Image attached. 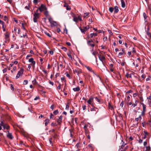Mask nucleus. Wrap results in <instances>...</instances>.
Masks as SVG:
<instances>
[{
    "label": "nucleus",
    "instance_id": "f257e3e1",
    "mask_svg": "<svg viewBox=\"0 0 151 151\" xmlns=\"http://www.w3.org/2000/svg\"><path fill=\"white\" fill-rule=\"evenodd\" d=\"M98 57L99 60L102 62L103 65L102 66V68L104 69L106 68V66L104 65V63H106L105 60L106 58L104 56H101V54L98 55Z\"/></svg>",
    "mask_w": 151,
    "mask_h": 151
},
{
    "label": "nucleus",
    "instance_id": "f03ea898",
    "mask_svg": "<svg viewBox=\"0 0 151 151\" xmlns=\"http://www.w3.org/2000/svg\"><path fill=\"white\" fill-rule=\"evenodd\" d=\"M40 14L38 13H34L33 15V20L34 22H37V19L40 17Z\"/></svg>",
    "mask_w": 151,
    "mask_h": 151
},
{
    "label": "nucleus",
    "instance_id": "7ed1b4c3",
    "mask_svg": "<svg viewBox=\"0 0 151 151\" xmlns=\"http://www.w3.org/2000/svg\"><path fill=\"white\" fill-rule=\"evenodd\" d=\"M87 44L89 46L92 47H93L95 46L94 42L92 39L88 40L87 41Z\"/></svg>",
    "mask_w": 151,
    "mask_h": 151
},
{
    "label": "nucleus",
    "instance_id": "20e7f679",
    "mask_svg": "<svg viewBox=\"0 0 151 151\" xmlns=\"http://www.w3.org/2000/svg\"><path fill=\"white\" fill-rule=\"evenodd\" d=\"M73 73L74 74L77 73V75H78L79 74H80V73H82V70L81 69L78 68L77 69L73 70Z\"/></svg>",
    "mask_w": 151,
    "mask_h": 151
},
{
    "label": "nucleus",
    "instance_id": "39448f33",
    "mask_svg": "<svg viewBox=\"0 0 151 151\" xmlns=\"http://www.w3.org/2000/svg\"><path fill=\"white\" fill-rule=\"evenodd\" d=\"M38 9L41 12L43 11L44 10H46L47 8L46 6L43 4H42L41 6L38 8Z\"/></svg>",
    "mask_w": 151,
    "mask_h": 151
},
{
    "label": "nucleus",
    "instance_id": "423d86ee",
    "mask_svg": "<svg viewBox=\"0 0 151 151\" xmlns=\"http://www.w3.org/2000/svg\"><path fill=\"white\" fill-rule=\"evenodd\" d=\"M93 98L92 97H91L87 101V103L88 104H90L91 106H92L93 107L94 105L93 103Z\"/></svg>",
    "mask_w": 151,
    "mask_h": 151
},
{
    "label": "nucleus",
    "instance_id": "0eeeda50",
    "mask_svg": "<svg viewBox=\"0 0 151 151\" xmlns=\"http://www.w3.org/2000/svg\"><path fill=\"white\" fill-rule=\"evenodd\" d=\"M146 32L148 36L151 38V30H150V28L149 26H148L147 28Z\"/></svg>",
    "mask_w": 151,
    "mask_h": 151
},
{
    "label": "nucleus",
    "instance_id": "6e6552de",
    "mask_svg": "<svg viewBox=\"0 0 151 151\" xmlns=\"http://www.w3.org/2000/svg\"><path fill=\"white\" fill-rule=\"evenodd\" d=\"M9 33H8L7 32H6V33L5 34V42L6 43L8 42L9 40Z\"/></svg>",
    "mask_w": 151,
    "mask_h": 151
},
{
    "label": "nucleus",
    "instance_id": "1a4fd4ad",
    "mask_svg": "<svg viewBox=\"0 0 151 151\" xmlns=\"http://www.w3.org/2000/svg\"><path fill=\"white\" fill-rule=\"evenodd\" d=\"M71 15L73 18V21L76 23L78 22V17H77L75 14L72 13Z\"/></svg>",
    "mask_w": 151,
    "mask_h": 151
},
{
    "label": "nucleus",
    "instance_id": "9d476101",
    "mask_svg": "<svg viewBox=\"0 0 151 151\" xmlns=\"http://www.w3.org/2000/svg\"><path fill=\"white\" fill-rule=\"evenodd\" d=\"M7 132L8 133L7 134V137L10 139H12L13 137L12 135V134L9 132V131H7Z\"/></svg>",
    "mask_w": 151,
    "mask_h": 151
},
{
    "label": "nucleus",
    "instance_id": "9b49d317",
    "mask_svg": "<svg viewBox=\"0 0 151 151\" xmlns=\"http://www.w3.org/2000/svg\"><path fill=\"white\" fill-rule=\"evenodd\" d=\"M29 62H31L32 64L31 65H32L33 66L34 68L35 65V62L34 61V59L32 58H30L29 59Z\"/></svg>",
    "mask_w": 151,
    "mask_h": 151
},
{
    "label": "nucleus",
    "instance_id": "f8f14e48",
    "mask_svg": "<svg viewBox=\"0 0 151 151\" xmlns=\"http://www.w3.org/2000/svg\"><path fill=\"white\" fill-rule=\"evenodd\" d=\"M146 111V106L144 105L142 106V115H144L145 114V112Z\"/></svg>",
    "mask_w": 151,
    "mask_h": 151
},
{
    "label": "nucleus",
    "instance_id": "ddd939ff",
    "mask_svg": "<svg viewBox=\"0 0 151 151\" xmlns=\"http://www.w3.org/2000/svg\"><path fill=\"white\" fill-rule=\"evenodd\" d=\"M24 69L23 68H20V70L17 73L18 75H20V76H21L23 74L24 72Z\"/></svg>",
    "mask_w": 151,
    "mask_h": 151
},
{
    "label": "nucleus",
    "instance_id": "4468645a",
    "mask_svg": "<svg viewBox=\"0 0 151 151\" xmlns=\"http://www.w3.org/2000/svg\"><path fill=\"white\" fill-rule=\"evenodd\" d=\"M3 128L4 129H6L7 131H9L10 129V127L9 125L5 123V125L4 126Z\"/></svg>",
    "mask_w": 151,
    "mask_h": 151
},
{
    "label": "nucleus",
    "instance_id": "2eb2a0df",
    "mask_svg": "<svg viewBox=\"0 0 151 151\" xmlns=\"http://www.w3.org/2000/svg\"><path fill=\"white\" fill-rule=\"evenodd\" d=\"M85 67L89 71L93 72L94 74V71L92 70V68L88 66H85Z\"/></svg>",
    "mask_w": 151,
    "mask_h": 151
},
{
    "label": "nucleus",
    "instance_id": "dca6fc26",
    "mask_svg": "<svg viewBox=\"0 0 151 151\" xmlns=\"http://www.w3.org/2000/svg\"><path fill=\"white\" fill-rule=\"evenodd\" d=\"M108 107L111 110H113L114 109L113 105H111V103L109 102L108 103Z\"/></svg>",
    "mask_w": 151,
    "mask_h": 151
},
{
    "label": "nucleus",
    "instance_id": "f3484780",
    "mask_svg": "<svg viewBox=\"0 0 151 151\" xmlns=\"http://www.w3.org/2000/svg\"><path fill=\"white\" fill-rule=\"evenodd\" d=\"M96 100V101L98 102L99 103L101 104L103 102V100L101 99L98 98L97 97L95 98Z\"/></svg>",
    "mask_w": 151,
    "mask_h": 151
},
{
    "label": "nucleus",
    "instance_id": "a211bd4d",
    "mask_svg": "<svg viewBox=\"0 0 151 151\" xmlns=\"http://www.w3.org/2000/svg\"><path fill=\"white\" fill-rule=\"evenodd\" d=\"M52 136L54 139H56L58 136V135L55 132L53 133V134H52Z\"/></svg>",
    "mask_w": 151,
    "mask_h": 151
},
{
    "label": "nucleus",
    "instance_id": "6ab92c4d",
    "mask_svg": "<svg viewBox=\"0 0 151 151\" xmlns=\"http://www.w3.org/2000/svg\"><path fill=\"white\" fill-rule=\"evenodd\" d=\"M114 13L116 14L119 11V10L118 9V7L117 6H116L114 7Z\"/></svg>",
    "mask_w": 151,
    "mask_h": 151
},
{
    "label": "nucleus",
    "instance_id": "aec40b11",
    "mask_svg": "<svg viewBox=\"0 0 151 151\" xmlns=\"http://www.w3.org/2000/svg\"><path fill=\"white\" fill-rule=\"evenodd\" d=\"M6 118L8 121H10L11 119V116L10 115L7 114L6 115Z\"/></svg>",
    "mask_w": 151,
    "mask_h": 151
},
{
    "label": "nucleus",
    "instance_id": "412c9836",
    "mask_svg": "<svg viewBox=\"0 0 151 151\" xmlns=\"http://www.w3.org/2000/svg\"><path fill=\"white\" fill-rule=\"evenodd\" d=\"M45 126H47L48 123H50V120L49 119L47 118L45 120Z\"/></svg>",
    "mask_w": 151,
    "mask_h": 151
},
{
    "label": "nucleus",
    "instance_id": "4be33fe9",
    "mask_svg": "<svg viewBox=\"0 0 151 151\" xmlns=\"http://www.w3.org/2000/svg\"><path fill=\"white\" fill-rule=\"evenodd\" d=\"M64 7H66V9L67 10H70V7L67 4H65L64 5Z\"/></svg>",
    "mask_w": 151,
    "mask_h": 151
},
{
    "label": "nucleus",
    "instance_id": "5701e85b",
    "mask_svg": "<svg viewBox=\"0 0 151 151\" xmlns=\"http://www.w3.org/2000/svg\"><path fill=\"white\" fill-rule=\"evenodd\" d=\"M122 4V6L123 8H124L125 7V4L124 0H121Z\"/></svg>",
    "mask_w": 151,
    "mask_h": 151
},
{
    "label": "nucleus",
    "instance_id": "b1692460",
    "mask_svg": "<svg viewBox=\"0 0 151 151\" xmlns=\"http://www.w3.org/2000/svg\"><path fill=\"white\" fill-rule=\"evenodd\" d=\"M97 33H91L90 35V36L91 38H92L93 36H97Z\"/></svg>",
    "mask_w": 151,
    "mask_h": 151
},
{
    "label": "nucleus",
    "instance_id": "393cba45",
    "mask_svg": "<svg viewBox=\"0 0 151 151\" xmlns=\"http://www.w3.org/2000/svg\"><path fill=\"white\" fill-rule=\"evenodd\" d=\"M32 83L34 85H38L39 86H40V85L37 83V82L35 79L34 80L32 81Z\"/></svg>",
    "mask_w": 151,
    "mask_h": 151
},
{
    "label": "nucleus",
    "instance_id": "a878e982",
    "mask_svg": "<svg viewBox=\"0 0 151 151\" xmlns=\"http://www.w3.org/2000/svg\"><path fill=\"white\" fill-rule=\"evenodd\" d=\"M73 90L74 91H78L80 90V88L78 86L76 88H73Z\"/></svg>",
    "mask_w": 151,
    "mask_h": 151
},
{
    "label": "nucleus",
    "instance_id": "bb28decb",
    "mask_svg": "<svg viewBox=\"0 0 151 151\" xmlns=\"http://www.w3.org/2000/svg\"><path fill=\"white\" fill-rule=\"evenodd\" d=\"M57 122L58 124L60 125L61 124V122H62V119L58 118L57 120Z\"/></svg>",
    "mask_w": 151,
    "mask_h": 151
},
{
    "label": "nucleus",
    "instance_id": "cd10ccee",
    "mask_svg": "<svg viewBox=\"0 0 151 151\" xmlns=\"http://www.w3.org/2000/svg\"><path fill=\"white\" fill-rule=\"evenodd\" d=\"M57 82L59 83L58 86L57 87V89L58 90L60 89L61 88V84H60L58 81H57Z\"/></svg>",
    "mask_w": 151,
    "mask_h": 151
},
{
    "label": "nucleus",
    "instance_id": "c85d7f7f",
    "mask_svg": "<svg viewBox=\"0 0 151 151\" xmlns=\"http://www.w3.org/2000/svg\"><path fill=\"white\" fill-rule=\"evenodd\" d=\"M44 33L45 34V35H47V36L48 37H51V35L50 34V33H48L47 32L45 31V32H44Z\"/></svg>",
    "mask_w": 151,
    "mask_h": 151
},
{
    "label": "nucleus",
    "instance_id": "c756f323",
    "mask_svg": "<svg viewBox=\"0 0 151 151\" xmlns=\"http://www.w3.org/2000/svg\"><path fill=\"white\" fill-rule=\"evenodd\" d=\"M130 100V98L129 96H128L127 97V100L126 101V103H127L129 102Z\"/></svg>",
    "mask_w": 151,
    "mask_h": 151
},
{
    "label": "nucleus",
    "instance_id": "7c9ffc66",
    "mask_svg": "<svg viewBox=\"0 0 151 151\" xmlns=\"http://www.w3.org/2000/svg\"><path fill=\"white\" fill-rule=\"evenodd\" d=\"M52 137H51L49 139V142L50 143V144L51 145H52L53 143L52 142Z\"/></svg>",
    "mask_w": 151,
    "mask_h": 151
},
{
    "label": "nucleus",
    "instance_id": "2f4dec72",
    "mask_svg": "<svg viewBox=\"0 0 151 151\" xmlns=\"http://www.w3.org/2000/svg\"><path fill=\"white\" fill-rule=\"evenodd\" d=\"M51 24L53 25L54 26H56L57 25V22H56L54 21H53L52 22Z\"/></svg>",
    "mask_w": 151,
    "mask_h": 151
},
{
    "label": "nucleus",
    "instance_id": "473e14b6",
    "mask_svg": "<svg viewBox=\"0 0 151 151\" xmlns=\"http://www.w3.org/2000/svg\"><path fill=\"white\" fill-rule=\"evenodd\" d=\"M53 113V114L55 115H56L58 114L59 113L58 110L57 109V110H56L54 111Z\"/></svg>",
    "mask_w": 151,
    "mask_h": 151
},
{
    "label": "nucleus",
    "instance_id": "72a5a7b5",
    "mask_svg": "<svg viewBox=\"0 0 151 151\" xmlns=\"http://www.w3.org/2000/svg\"><path fill=\"white\" fill-rule=\"evenodd\" d=\"M114 8L112 7H110L109 8V10L112 13L113 12Z\"/></svg>",
    "mask_w": 151,
    "mask_h": 151
},
{
    "label": "nucleus",
    "instance_id": "f704fd0d",
    "mask_svg": "<svg viewBox=\"0 0 151 151\" xmlns=\"http://www.w3.org/2000/svg\"><path fill=\"white\" fill-rule=\"evenodd\" d=\"M80 29L81 32L83 33H84L86 31V29H82L81 28V27L80 28Z\"/></svg>",
    "mask_w": 151,
    "mask_h": 151
},
{
    "label": "nucleus",
    "instance_id": "c9c22d12",
    "mask_svg": "<svg viewBox=\"0 0 151 151\" xmlns=\"http://www.w3.org/2000/svg\"><path fill=\"white\" fill-rule=\"evenodd\" d=\"M138 102L137 101H136L135 102L134 104H132V106L133 107H135V106H136Z\"/></svg>",
    "mask_w": 151,
    "mask_h": 151
},
{
    "label": "nucleus",
    "instance_id": "e433bc0d",
    "mask_svg": "<svg viewBox=\"0 0 151 151\" xmlns=\"http://www.w3.org/2000/svg\"><path fill=\"white\" fill-rule=\"evenodd\" d=\"M38 2V0H34L33 1V3L35 5H37Z\"/></svg>",
    "mask_w": 151,
    "mask_h": 151
},
{
    "label": "nucleus",
    "instance_id": "4c0bfd02",
    "mask_svg": "<svg viewBox=\"0 0 151 151\" xmlns=\"http://www.w3.org/2000/svg\"><path fill=\"white\" fill-rule=\"evenodd\" d=\"M17 69V67L16 66L13 67L12 69L11 70L12 73H13L14 71H15Z\"/></svg>",
    "mask_w": 151,
    "mask_h": 151
},
{
    "label": "nucleus",
    "instance_id": "58836bf2",
    "mask_svg": "<svg viewBox=\"0 0 151 151\" xmlns=\"http://www.w3.org/2000/svg\"><path fill=\"white\" fill-rule=\"evenodd\" d=\"M49 116H50V119H53L54 118V115L52 113L50 114Z\"/></svg>",
    "mask_w": 151,
    "mask_h": 151
},
{
    "label": "nucleus",
    "instance_id": "ea45409f",
    "mask_svg": "<svg viewBox=\"0 0 151 151\" xmlns=\"http://www.w3.org/2000/svg\"><path fill=\"white\" fill-rule=\"evenodd\" d=\"M55 129H53L52 130H49V132L50 133L51 132L53 133L55 132Z\"/></svg>",
    "mask_w": 151,
    "mask_h": 151
},
{
    "label": "nucleus",
    "instance_id": "a19ab883",
    "mask_svg": "<svg viewBox=\"0 0 151 151\" xmlns=\"http://www.w3.org/2000/svg\"><path fill=\"white\" fill-rule=\"evenodd\" d=\"M51 125L52 126L54 127L55 126H57V124H56V123L52 122L51 123Z\"/></svg>",
    "mask_w": 151,
    "mask_h": 151
},
{
    "label": "nucleus",
    "instance_id": "79ce46f5",
    "mask_svg": "<svg viewBox=\"0 0 151 151\" xmlns=\"http://www.w3.org/2000/svg\"><path fill=\"white\" fill-rule=\"evenodd\" d=\"M88 147L91 149L93 148V145L92 144H89L88 145Z\"/></svg>",
    "mask_w": 151,
    "mask_h": 151
},
{
    "label": "nucleus",
    "instance_id": "37998d69",
    "mask_svg": "<svg viewBox=\"0 0 151 151\" xmlns=\"http://www.w3.org/2000/svg\"><path fill=\"white\" fill-rule=\"evenodd\" d=\"M0 125L1 126H3V127L5 125V124H4V122L2 121L1 122Z\"/></svg>",
    "mask_w": 151,
    "mask_h": 151
},
{
    "label": "nucleus",
    "instance_id": "c03bdc74",
    "mask_svg": "<svg viewBox=\"0 0 151 151\" xmlns=\"http://www.w3.org/2000/svg\"><path fill=\"white\" fill-rule=\"evenodd\" d=\"M144 115H142V114L139 116V122H141V120L142 119L141 116H144Z\"/></svg>",
    "mask_w": 151,
    "mask_h": 151
},
{
    "label": "nucleus",
    "instance_id": "a18cd8bd",
    "mask_svg": "<svg viewBox=\"0 0 151 151\" xmlns=\"http://www.w3.org/2000/svg\"><path fill=\"white\" fill-rule=\"evenodd\" d=\"M67 55L69 58H70L71 60H72V57L70 53H68Z\"/></svg>",
    "mask_w": 151,
    "mask_h": 151
},
{
    "label": "nucleus",
    "instance_id": "49530a36",
    "mask_svg": "<svg viewBox=\"0 0 151 151\" xmlns=\"http://www.w3.org/2000/svg\"><path fill=\"white\" fill-rule=\"evenodd\" d=\"M48 20L49 22L50 23V24L53 21L52 20V18L51 17L49 18L48 19Z\"/></svg>",
    "mask_w": 151,
    "mask_h": 151
},
{
    "label": "nucleus",
    "instance_id": "de8ad7c7",
    "mask_svg": "<svg viewBox=\"0 0 151 151\" xmlns=\"http://www.w3.org/2000/svg\"><path fill=\"white\" fill-rule=\"evenodd\" d=\"M28 83V81L27 80H24L23 82V84L26 85Z\"/></svg>",
    "mask_w": 151,
    "mask_h": 151
},
{
    "label": "nucleus",
    "instance_id": "09e8293b",
    "mask_svg": "<svg viewBox=\"0 0 151 151\" xmlns=\"http://www.w3.org/2000/svg\"><path fill=\"white\" fill-rule=\"evenodd\" d=\"M10 88L13 91H14V87L13 85L12 84H10Z\"/></svg>",
    "mask_w": 151,
    "mask_h": 151
},
{
    "label": "nucleus",
    "instance_id": "8fccbe9b",
    "mask_svg": "<svg viewBox=\"0 0 151 151\" xmlns=\"http://www.w3.org/2000/svg\"><path fill=\"white\" fill-rule=\"evenodd\" d=\"M62 49L64 51L66 52L67 50V48L64 47H62Z\"/></svg>",
    "mask_w": 151,
    "mask_h": 151
},
{
    "label": "nucleus",
    "instance_id": "3c124183",
    "mask_svg": "<svg viewBox=\"0 0 151 151\" xmlns=\"http://www.w3.org/2000/svg\"><path fill=\"white\" fill-rule=\"evenodd\" d=\"M79 20L80 21H82L81 17L80 16H78V21Z\"/></svg>",
    "mask_w": 151,
    "mask_h": 151
},
{
    "label": "nucleus",
    "instance_id": "603ef678",
    "mask_svg": "<svg viewBox=\"0 0 151 151\" xmlns=\"http://www.w3.org/2000/svg\"><path fill=\"white\" fill-rule=\"evenodd\" d=\"M82 107L83 108V110H86V106L85 105H84L83 104Z\"/></svg>",
    "mask_w": 151,
    "mask_h": 151
},
{
    "label": "nucleus",
    "instance_id": "864d4df0",
    "mask_svg": "<svg viewBox=\"0 0 151 151\" xmlns=\"http://www.w3.org/2000/svg\"><path fill=\"white\" fill-rule=\"evenodd\" d=\"M89 26L88 25L87 26H86V27H84V29H86V31L88 29H89Z\"/></svg>",
    "mask_w": 151,
    "mask_h": 151
},
{
    "label": "nucleus",
    "instance_id": "5fc2aeb1",
    "mask_svg": "<svg viewBox=\"0 0 151 151\" xmlns=\"http://www.w3.org/2000/svg\"><path fill=\"white\" fill-rule=\"evenodd\" d=\"M146 150L149 151L150 150V146L146 147Z\"/></svg>",
    "mask_w": 151,
    "mask_h": 151
},
{
    "label": "nucleus",
    "instance_id": "6e6d98bb",
    "mask_svg": "<svg viewBox=\"0 0 151 151\" xmlns=\"http://www.w3.org/2000/svg\"><path fill=\"white\" fill-rule=\"evenodd\" d=\"M49 53L51 55H52L53 54L54 52L53 50H51L49 51Z\"/></svg>",
    "mask_w": 151,
    "mask_h": 151
},
{
    "label": "nucleus",
    "instance_id": "4d7b16f0",
    "mask_svg": "<svg viewBox=\"0 0 151 151\" xmlns=\"http://www.w3.org/2000/svg\"><path fill=\"white\" fill-rule=\"evenodd\" d=\"M146 125V123L145 122H143L142 123V125L143 127H144Z\"/></svg>",
    "mask_w": 151,
    "mask_h": 151
},
{
    "label": "nucleus",
    "instance_id": "13d9d810",
    "mask_svg": "<svg viewBox=\"0 0 151 151\" xmlns=\"http://www.w3.org/2000/svg\"><path fill=\"white\" fill-rule=\"evenodd\" d=\"M40 99V97L39 96H37L35 97V98L34 99V100H37L38 99Z\"/></svg>",
    "mask_w": 151,
    "mask_h": 151
},
{
    "label": "nucleus",
    "instance_id": "bf43d9fd",
    "mask_svg": "<svg viewBox=\"0 0 151 151\" xmlns=\"http://www.w3.org/2000/svg\"><path fill=\"white\" fill-rule=\"evenodd\" d=\"M144 133L145 134V135H146V136H147L148 135V133L146 131H144Z\"/></svg>",
    "mask_w": 151,
    "mask_h": 151
},
{
    "label": "nucleus",
    "instance_id": "052dcab7",
    "mask_svg": "<svg viewBox=\"0 0 151 151\" xmlns=\"http://www.w3.org/2000/svg\"><path fill=\"white\" fill-rule=\"evenodd\" d=\"M30 7V6L29 5L28 6H25V8L27 9V10H29Z\"/></svg>",
    "mask_w": 151,
    "mask_h": 151
},
{
    "label": "nucleus",
    "instance_id": "680f3d73",
    "mask_svg": "<svg viewBox=\"0 0 151 151\" xmlns=\"http://www.w3.org/2000/svg\"><path fill=\"white\" fill-rule=\"evenodd\" d=\"M143 16L145 19H146L147 18V16L146 14L145 13H144L143 14Z\"/></svg>",
    "mask_w": 151,
    "mask_h": 151
},
{
    "label": "nucleus",
    "instance_id": "e2e57ef3",
    "mask_svg": "<svg viewBox=\"0 0 151 151\" xmlns=\"http://www.w3.org/2000/svg\"><path fill=\"white\" fill-rule=\"evenodd\" d=\"M95 109H97V108H95V107H94V108H91V111H96V110H95Z\"/></svg>",
    "mask_w": 151,
    "mask_h": 151
},
{
    "label": "nucleus",
    "instance_id": "0e129e2a",
    "mask_svg": "<svg viewBox=\"0 0 151 151\" xmlns=\"http://www.w3.org/2000/svg\"><path fill=\"white\" fill-rule=\"evenodd\" d=\"M44 14L46 16H47L48 15V13L47 11H45L44 12Z\"/></svg>",
    "mask_w": 151,
    "mask_h": 151
},
{
    "label": "nucleus",
    "instance_id": "69168bd1",
    "mask_svg": "<svg viewBox=\"0 0 151 151\" xmlns=\"http://www.w3.org/2000/svg\"><path fill=\"white\" fill-rule=\"evenodd\" d=\"M3 71L4 73H6L7 71V69L5 68L3 70Z\"/></svg>",
    "mask_w": 151,
    "mask_h": 151
},
{
    "label": "nucleus",
    "instance_id": "338daca9",
    "mask_svg": "<svg viewBox=\"0 0 151 151\" xmlns=\"http://www.w3.org/2000/svg\"><path fill=\"white\" fill-rule=\"evenodd\" d=\"M132 92V91L131 90H129V91H127L126 92V93L127 94H129V93Z\"/></svg>",
    "mask_w": 151,
    "mask_h": 151
},
{
    "label": "nucleus",
    "instance_id": "774afa93",
    "mask_svg": "<svg viewBox=\"0 0 151 151\" xmlns=\"http://www.w3.org/2000/svg\"><path fill=\"white\" fill-rule=\"evenodd\" d=\"M50 108L52 109V110L54 109V105L53 104L52 105L51 107Z\"/></svg>",
    "mask_w": 151,
    "mask_h": 151
}]
</instances>
